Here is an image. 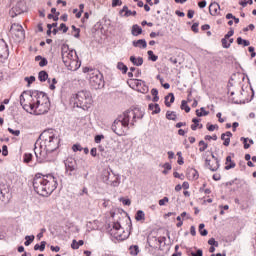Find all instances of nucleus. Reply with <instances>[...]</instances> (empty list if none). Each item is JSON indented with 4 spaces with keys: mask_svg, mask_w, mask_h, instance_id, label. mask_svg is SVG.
<instances>
[{
    "mask_svg": "<svg viewBox=\"0 0 256 256\" xmlns=\"http://www.w3.org/2000/svg\"><path fill=\"white\" fill-rule=\"evenodd\" d=\"M80 160H75V158H68L66 161H65V168H66V171L67 173H69V175H73V171H77V163H79Z\"/></svg>",
    "mask_w": 256,
    "mask_h": 256,
    "instance_id": "obj_13",
    "label": "nucleus"
},
{
    "mask_svg": "<svg viewBox=\"0 0 256 256\" xmlns=\"http://www.w3.org/2000/svg\"><path fill=\"white\" fill-rule=\"evenodd\" d=\"M72 149H73V151H74L75 153H77V151H83V147H81V145H79V144H74V145L72 146Z\"/></svg>",
    "mask_w": 256,
    "mask_h": 256,
    "instance_id": "obj_55",
    "label": "nucleus"
},
{
    "mask_svg": "<svg viewBox=\"0 0 256 256\" xmlns=\"http://www.w3.org/2000/svg\"><path fill=\"white\" fill-rule=\"evenodd\" d=\"M136 221H145V212L138 210L135 216Z\"/></svg>",
    "mask_w": 256,
    "mask_h": 256,
    "instance_id": "obj_32",
    "label": "nucleus"
},
{
    "mask_svg": "<svg viewBox=\"0 0 256 256\" xmlns=\"http://www.w3.org/2000/svg\"><path fill=\"white\" fill-rule=\"evenodd\" d=\"M10 34L12 35L13 39L18 43L25 39V30L21 24L14 23L11 25Z\"/></svg>",
    "mask_w": 256,
    "mask_h": 256,
    "instance_id": "obj_10",
    "label": "nucleus"
},
{
    "mask_svg": "<svg viewBox=\"0 0 256 256\" xmlns=\"http://www.w3.org/2000/svg\"><path fill=\"white\" fill-rule=\"evenodd\" d=\"M24 81H26L28 85H31V83H35V76L25 77Z\"/></svg>",
    "mask_w": 256,
    "mask_h": 256,
    "instance_id": "obj_51",
    "label": "nucleus"
},
{
    "mask_svg": "<svg viewBox=\"0 0 256 256\" xmlns=\"http://www.w3.org/2000/svg\"><path fill=\"white\" fill-rule=\"evenodd\" d=\"M0 59H9V46L5 40H0Z\"/></svg>",
    "mask_w": 256,
    "mask_h": 256,
    "instance_id": "obj_14",
    "label": "nucleus"
},
{
    "mask_svg": "<svg viewBox=\"0 0 256 256\" xmlns=\"http://www.w3.org/2000/svg\"><path fill=\"white\" fill-rule=\"evenodd\" d=\"M121 233H123V228L119 222H115L111 229V234L114 235L116 239H123L121 237Z\"/></svg>",
    "mask_w": 256,
    "mask_h": 256,
    "instance_id": "obj_16",
    "label": "nucleus"
},
{
    "mask_svg": "<svg viewBox=\"0 0 256 256\" xmlns=\"http://www.w3.org/2000/svg\"><path fill=\"white\" fill-rule=\"evenodd\" d=\"M155 37H163V34H161V32H151L150 38L155 39Z\"/></svg>",
    "mask_w": 256,
    "mask_h": 256,
    "instance_id": "obj_57",
    "label": "nucleus"
},
{
    "mask_svg": "<svg viewBox=\"0 0 256 256\" xmlns=\"http://www.w3.org/2000/svg\"><path fill=\"white\" fill-rule=\"evenodd\" d=\"M147 54H148V59H149V61L155 62V61H157V59H159V56L155 55V54L153 53V50H149V51L147 52Z\"/></svg>",
    "mask_w": 256,
    "mask_h": 256,
    "instance_id": "obj_38",
    "label": "nucleus"
},
{
    "mask_svg": "<svg viewBox=\"0 0 256 256\" xmlns=\"http://www.w3.org/2000/svg\"><path fill=\"white\" fill-rule=\"evenodd\" d=\"M83 245H85V242L83 240H79L78 242H77V240H73L71 247H72V249H79V247H81Z\"/></svg>",
    "mask_w": 256,
    "mask_h": 256,
    "instance_id": "obj_29",
    "label": "nucleus"
},
{
    "mask_svg": "<svg viewBox=\"0 0 256 256\" xmlns=\"http://www.w3.org/2000/svg\"><path fill=\"white\" fill-rule=\"evenodd\" d=\"M58 31H63V33H67V31H69V27H67L65 23H61L60 27L58 28Z\"/></svg>",
    "mask_w": 256,
    "mask_h": 256,
    "instance_id": "obj_49",
    "label": "nucleus"
},
{
    "mask_svg": "<svg viewBox=\"0 0 256 256\" xmlns=\"http://www.w3.org/2000/svg\"><path fill=\"white\" fill-rule=\"evenodd\" d=\"M141 33H143V28H141V26L137 25V24H134L132 26V31H131V34L134 36V37H139V35H141Z\"/></svg>",
    "mask_w": 256,
    "mask_h": 256,
    "instance_id": "obj_21",
    "label": "nucleus"
},
{
    "mask_svg": "<svg viewBox=\"0 0 256 256\" xmlns=\"http://www.w3.org/2000/svg\"><path fill=\"white\" fill-rule=\"evenodd\" d=\"M74 105L76 107L83 109V111H88L93 105V94L89 90H80L74 95Z\"/></svg>",
    "mask_w": 256,
    "mask_h": 256,
    "instance_id": "obj_4",
    "label": "nucleus"
},
{
    "mask_svg": "<svg viewBox=\"0 0 256 256\" xmlns=\"http://www.w3.org/2000/svg\"><path fill=\"white\" fill-rule=\"evenodd\" d=\"M180 109H182V111H185L186 113H189L191 111V107L187 105V102L185 100H182Z\"/></svg>",
    "mask_w": 256,
    "mask_h": 256,
    "instance_id": "obj_37",
    "label": "nucleus"
},
{
    "mask_svg": "<svg viewBox=\"0 0 256 256\" xmlns=\"http://www.w3.org/2000/svg\"><path fill=\"white\" fill-rule=\"evenodd\" d=\"M166 119H168V121H177V113L175 111H167Z\"/></svg>",
    "mask_w": 256,
    "mask_h": 256,
    "instance_id": "obj_27",
    "label": "nucleus"
},
{
    "mask_svg": "<svg viewBox=\"0 0 256 256\" xmlns=\"http://www.w3.org/2000/svg\"><path fill=\"white\" fill-rule=\"evenodd\" d=\"M188 177L189 179H192V181H197V179H199V172L193 168H191L188 171Z\"/></svg>",
    "mask_w": 256,
    "mask_h": 256,
    "instance_id": "obj_22",
    "label": "nucleus"
},
{
    "mask_svg": "<svg viewBox=\"0 0 256 256\" xmlns=\"http://www.w3.org/2000/svg\"><path fill=\"white\" fill-rule=\"evenodd\" d=\"M200 111L196 110L197 117H207V115H209V111L205 110V107H201Z\"/></svg>",
    "mask_w": 256,
    "mask_h": 256,
    "instance_id": "obj_31",
    "label": "nucleus"
},
{
    "mask_svg": "<svg viewBox=\"0 0 256 256\" xmlns=\"http://www.w3.org/2000/svg\"><path fill=\"white\" fill-rule=\"evenodd\" d=\"M129 250H130V255H133V256L139 255V246L138 245L130 246Z\"/></svg>",
    "mask_w": 256,
    "mask_h": 256,
    "instance_id": "obj_34",
    "label": "nucleus"
},
{
    "mask_svg": "<svg viewBox=\"0 0 256 256\" xmlns=\"http://www.w3.org/2000/svg\"><path fill=\"white\" fill-rule=\"evenodd\" d=\"M208 245H211V247H219V242H217L215 238H210L208 240Z\"/></svg>",
    "mask_w": 256,
    "mask_h": 256,
    "instance_id": "obj_46",
    "label": "nucleus"
},
{
    "mask_svg": "<svg viewBox=\"0 0 256 256\" xmlns=\"http://www.w3.org/2000/svg\"><path fill=\"white\" fill-rule=\"evenodd\" d=\"M205 166L212 172H215L219 171V167H221V164L219 163V158H215V161H211L210 159L206 158Z\"/></svg>",
    "mask_w": 256,
    "mask_h": 256,
    "instance_id": "obj_15",
    "label": "nucleus"
},
{
    "mask_svg": "<svg viewBox=\"0 0 256 256\" xmlns=\"http://www.w3.org/2000/svg\"><path fill=\"white\" fill-rule=\"evenodd\" d=\"M219 10H221V6L217 2H212L209 5V13L212 17H217L219 15Z\"/></svg>",
    "mask_w": 256,
    "mask_h": 256,
    "instance_id": "obj_17",
    "label": "nucleus"
},
{
    "mask_svg": "<svg viewBox=\"0 0 256 256\" xmlns=\"http://www.w3.org/2000/svg\"><path fill=\"white\" fill-rule=\"evenodd\" d=\"M171 103H175V95L173 93H169L165 97V105H166V107H171Z\"/></svg>",
    "mask_w": 256,
    "mask_h": 256,
    "instance_id": "obj_24",
    "label": "nucleus"
},
{
    "mask_svg": "<svg viewBox=\"0 0 256 256\" xmlns=\"http://www.w3.org/2000/svg\"><path fill=\"white\" fill-rule=\"evenodd\" d=\"M59 149V138L53 130L42 132L35 143L34 153L38 163L51 161V153Z\"/></svg>",
    "mask_w": 256,
    "mask_h": 256,
    "instance_id": "obj_1",
    "label": "nucleus"
},
{
    "mask_svg": "<svg viewBox=\"0 0 256 256\" xmlns=\"http://www.w3.org/2000/svg\"><path fill=\"white\" fill-rule=\"evenodd\" d=\"M47 245V242H45V241H42L41 243H40V245L39 244H36L35 246H34V251H41V252H43V251H45V246Z\"/></svg>",
    "mask_w": 256,
    "mask_h": 256,
    "instance_id": "obj_33",
    "label": "nucleus"
},
{
    "mask_svg": "<svg viewBox=\"0 0 256 256\" xmlns=\"http://www.w3.org/2000/svg\"><path fill=\"white\" fill-rule=\"evenodd\" d=\"M248 51H249V53H251L252 58H254L256 56L255 47H253V46L248 47Z\"/></svg>",
    "mask_w": 256,
    "mask_h": 256,
    "instance_id": "obj_62",
    "label": "nucleus"
},
{
    "mask_svg": "<svg viewBox=\"0 0 256 256\" xmlns=\"http://www.w3.org/2000/svg\"><path fill=\"white\" fill-rule=\"evenodd\" d=\"M47 63H48V61L46 60V58H42L39 62V66L45 67V66H47Z\"/></svg>",
    "mask_w": 256,
    "mask_h": 256,
    "instance_id": "obj_64",
    "label": "nucleus"
},
{
    "mask_svg": "<svg viewBox=\"0 0 256 256\" xmlns=\"http://www.w3.org/2000/svg\"><path fill=\"white\" fill-rule=\"evenodd\" d=\"M149 109L152 111V115H157L158 113H161V107H159V104H149Z\"/></svg>",
    "mask_w": 256,
    "mask_h": 256,
    "instance_id": "obj_25",
    "label": "nucleus"
},
{
    "mask_svg": "<svg viewBox=\"0 0 256 256\" xmlns=\"http://www.w3.org/2000/svg\"><path fill=\"white\" fill-rule=\"evenodd\" d=\"M26 241L24 242V245L26 247H29V245L31 244L32 241H35V236L31 235V236H26L25 237Z\"/></svg>",
    "mask_w": 256,
    "mask_h": 256,
    "instance_id": "obj_42",
    "label": "nucleus"
},
{
    "mask_svg": "<svg viewBox=\"0 0 256 256\" xmlns=\"http://www.w3.org/2000/svg\"><path fill=\"white\" fill-rule=\"evenodd\" d=\"M111 129L113 133L118 135V137L127 135V131H129L128 125L123 120H121L120 116H118L117 120H114Z\"/></svg>",
    "mask_w": 256,
    "mask_h": 256,
    "instance_id": "obj_9",
    "label": "nucleus"
},
{
    "mask_svg": "<svg viewBox=\"0 0 256 256\" xmlns=\"http://www.w3.org/2000/svg\"><path fill=\"white\" fill-rule=\"evenodd\" d=\"M231 137H233V133H231V131H227L221 135V140L224 141L223 145L225 147H229L231 143Z\"/></svg>",
    "mask_w": 256,
    "mask_h": 256,
    "instance_id": "obj_19",
    "label": "nucleus"
},
{
    "mask_svg": "<svg viewBox=\"0 0 256 256\" xmlns=\"http://www.w3.org/2000/svg\"><path fill=\"white\" fill-rule=\"evenodd\" d=\"M208 131H215V129H219V126L217 124H211L207 126Z\"/></svg>",
    "mask_w": 256,
    "mask_h": 256,
    "instance_id": "obj_61",
    "label": "nucleus"
},
{
    "mask_svg": "<svg viewBox=\"0 0 256 256\" xmlns=\"http://www.w3.org/2000/svg\"><path fill=\"white\" fill-rule=\"evenodd\" d=\"M163 168H164V170L162 171L163 175H167L169 173V171H171L172 166L170 163H165L163 165Z\"/></svg>",
    "mask_w": 256,
    "mask_h": 256,
    "instance_id": "obj_41",
    "label": "nucleus"
},
{
    "mask_svg": "<svg viewBox=\"0 0 256 256\" xmlns=\"http://www.w3.org/2000/svg\"><path fill=\"white\" fill-rule=\"evenodd\" d=\"M123 2L121 0H112V7H121Z\"/></svg>",
    "mask_w": 256,
    "mask_h": 256,
    "instance_id": "obj_54",
    "label": "nucleus"
},
{
    "mask_svg": "<svg viewBox=\"0 0 256 256\" xmlns=\"http://www.w3.org/2000/svg\"><path fill=\"white\" fill-rule=\"evenodd\" d=\"M38 79H39V81H41V83H45V81H47V79H49V74L47 73V71L42 70L38 74Z\"/></svg>",
    "mask_w": 256,
    "mask_h": 256,
    "instance_id": "obj_26",
    "label": "nucleus"
},
{
    "mask_svg": "<svg viewBox=\"0 0 256 256\" xmlns=\"http://www.w3.org/2000/svg\"><path fill=\"white\" fill-rule=\"evenodd\" d=\"M240 141L243 142V145H244V149H249V147H251V145L249 143H247V141H249L248 138H245V137H241L240 138Z\"/></svg>",
    "mask_w": 256,
    "mask_h": 256,
    "instance_id": "obj_47",
    "label": "nucleus"
},
{
    "mask_svg": "<svg viewBox=\"0 0 256 256\" xmlns=\"http://www.w3.org/2000/svg\"><path fill=\"white\" fill-rule=\"evenodd\" d=\"M199 233L202 237H207V235L209 234V232L207 231V229H205V224H200L199 225Z\"/></svg>",
    "mask_w": 256,
    "mask_h": 256,
    "instance_id": "obj_36",
    "label": "nucleus"
},
{
    "mask_svg": "<svg viewBox=\"0 0 256 256\" xmlns=\"http://www.w3.org/2000/svg\"><path fill=\"white\" fill-rule=\"evenodd\" d=\"M132 45L133 47H139V49H147V41L145 39L134 40Z\"/></svg>",
    "mask_w": 256,
    "mask_h": 256,
    "instance_id": "obj_20",
    "label": "nucleus"
},
{
    "mask_svg": "<svg viewBox=\"0 0 256 256\" xmlns=\"http://www.w3.org/2000/svg\"><path fill=\"white\" fill-rule=\"evenodd\" d=\"M88 79L91 87L93 89H101L104 87L105 81L103 80V74L99 70H90L88 74Z\"/></svg>",
    "mask_w": 256,
    "mask_h": 256,
    "instance_id": "obj_7",
    "label": "nucleus"
},
{
    "mask_svg": "<svg viewBox=\"0 0 256 256\" xmlns=\"http://www.w3.org/2000/svg\"><path fill=\"white\" fill-rule=\"evenodd\" d=\"M192 122L194 123L191 125L192 131H197V127H199V119L193 118Z\"/></svg>",
    "mask_w": 256,
    "mask_h": 256,
    "instance_id": "obj_45",
    "label": "nucleus"
},
{
    "mask_svg": "<svg viewBox=\"0 0 256 256\" xmlns=\"http://www.w3.org/2000/svg\"><path fill=\"white\" fill-rule=\"evenodd\" d=\"M101 139H105L103 135H96L94 138L95 143H101Z\"/></svg>",
    "mask_w": 256,
    "mask_h": 256,
    "instance_id": "obj_63",
    "label": "nucleus"
},
{
    "mask_svg": "<svg viewBox=\"0 0 256 256\" xmlns=\"http://www.w3.org/2000/svg\"><path fill=\"white\" fill-rule=\"evenodd\" d=\"M2 155L7 157L9 155V150H7V145L2 146Z\"/></svg>",
    "mask_w": 256,
    "mask_h": 256,
    "instance_id": "obj_59",
    "label": "nucleus"
},
{
    "mask_svg": "<svg viewBox=\"0 0 256 256\" xmlns=\"http://www.w3.org/2000/svg\"><path fill=\"white\" fill-rule=\"evenodd\" d=\"M160 207H163V205H166V203H169V197H164L163 199L159 200Z\"/></svg>",
    "mask_w": 256,
    "mask_h": 256,
    "instance_id": "obj_53",
    "label": "nucleus"
},
{
    "mask_svg": "<svg viewBox=\"0 0 256 256\" xmlns=\"http://www.w3.org/2000/svg\"><path fill=\"white\" fill-rule=\"evenodd\" d=\"M151 95H153V99H152V101L154 102V103H157V101H159V90H157L156 88H153L152 90H151Z\"/></svg>",
    "mask_w": 256,
    "mask_h": 256,
    "instance_id": "obj_35",
    "label": "nucleus"
},
{
    "mask_svg": "<svg viewBox=\"0 0 256 256\" xmlns=\"http://www.w3.org/2000/svg\"><path fill=\"white\" fill-rule=\"evenodd\" d=\"M37 98L33 96V90L30 92L26 98L23 94L20 95V105L23 107L26 113L33 115V110L35 109V103Z\"/></svg>",
    "mask_w": 256,
    "mask_h": 256,
    "instance_id": "obj_6",
    "label": "nucleus"
},
{
    "mask_svg": "<svg viewBox=\"0 0 256 256\" xmlns=\"http://www.w3.org/2000/svg\"><path fill=\"white\" fill-rule=\"evenodd\" d=\"M191 256H203V250L198 249L196 252H191Z\"/></svg>",
    "mask_w": 256,
    "mask_h": 256,
    "instance_id": "obj_60",
    "label": "nucleus"
},
{
    "mask_svg": "<svg viewBox=\"0 0 256 256\" xmlns=\"http://www.w3.org/2000/svg\"><path fill=\"white\" fill-rule=\"evenodd\" d=\"M9 189L7 188V185L0 184V201H7L9 199Z\"/></svg>",
    "mask_w": 256,
    "mask_h": 256,
    "instance_id": "obj_18",
    "label": "nucleus"
},
{
    "mask_svg": "<svg viewBox=\"0 0 256 256\" xmlns=\"http://www.w3.org/2000/svg\"><path fill=\"white\" fill-rule=\"evenodd\" d=\"M117 69H119V71H122L124 75L125 73H127V71H129V68L123 62H118Z\"/></svg>",
    "mask_w": 256,
    "mask_h": 256,
    "instance_id": "obj_30",
    "label": "nucleus"
},
{
    "mask_svg": "<svg viewBox=\"0 0 256 256\" xmlns=\"http://www.w3.org/2000/svg\"><path fill=\"white\" fill-rule=\"evenodd\" d=\"M228 163H229V164H226V166H225V170H226V171H229V169H235L236 164H235L234 161L228 162Z\"/></svg>",
    "mask_w": 256,
    "mask_h": 256,
    "instance_id": "obj_50",
    "label": "nucleus"
},
{
    "mask_svg": "<svg viewBox=\"0 0 256 256\" xmlns=\"http://www.w3.org/2000/svg\"><path fill=\"white\" fill-rule=\"evenodd\" d=\"M102 181L106 183V185H111L112 187H119V176H116L113 173L111 174L109 170H103Z\"/></svg>",
    "mask_w": 256,
    "mask_h": 256,
    "instance_id": "obj_11",
    "label": "nucleus"
},
{
    "mask_svg": "<svg viewBox=\"0 0 256 256\" xmlns=\"http://www.w3.org/2000/svg\"><path fill=\"white\" fill-rule=\"evenodd\" d=\"M199 151L200 153H203V151H205L207 149V147H209V145L207 143H205V141L201 140L199 142Z\"/></svg>",
    "mask_w": 256,
    "mask_h": 256,
    "instance_id": "obj_40",
    "label": "nucleus"
},
{
    "mask_svg": "<svg viewBox=\"0 0 256 256\" xmlns=\"http://www.w3.org/2000/svg\"><path fill=\"white\" fill-rule=\"evenodd\" d=\"M74 57H77L76 52H73L71 50L65 51V49H62V61L64 65L68 67V69H70V71H76V69H78V67L73 68V65H77V60H75Z\"/></svg>",
    "mask_w": 256,
    "mask_h": 256,
    "instance_id": "obj_8",
    "label": "nucleus"
},
{
    "mask_svg": "<svg viewBox=\"0 0 256 256\" xmlns=\"http://www.w3.org/2000/svg\"><path fill=\"white\" fill-rule=\"evenodd\" d=\"M192 31L194 33H199V23L198 22H195L192 27H191Z\"/></svg>",
    "mask_w": 256,
    "mask_h": 256,
    "instance_id": "obj_56",
    "label": "nucleus"
},
{
    "mask_svg": "<svg viewBox=\"0 0 256 256\" xmlns=\"http://www.w3.org/2000/svg\"><path fill=\"white\" fill-rule=\"evenodd\" d=\"M24 163H31L33 161V154L31 153H25L23 156Z\"/></svg>",
    "mask_w": 256,
    "mask_h": 256,
    "instance_id": "obj_39",
    "label": "nucleus"
},
{
    "mask_svg": "<svg viewBox=\"0 0 256 256\" xmlns=\"http://www.w3.org/2000/svg\"><path fill=\"white\" fill-rule=\"evenodd\" d=\"M144 116H145V111L141 110V108H133L130 110H126L119 117L121 121H123L130 128V127H135V123L143 119Z\"/></svg>",
    "mask_w": 256,
    "mask_h": 256,
    "instance_id": "obj_5",
    "label": "nucleus"
},
{
    "mask_svg": "<svg viewBox=\"0 0 256 256\" xmlns=\"http://www.w3.org/2000/svg\"><path fill=\"white\" fill-rule=\"evenodd\" d=\"M120 201H121V203H123V205H126L127 207H129L131 205L130 199L120 198Z\"/></svg>",
    "mask_w": 256,
    "mask_h": 256,
    "instance_id": "obj_58",
    "label": "nucleus"
},
{
    "mask_svg": "<svg viewBox=\"0 0 256 256\" xmlns=\"http://www.w3.org/2000/svg\"><path fill=\"white\" fill-rule=\"evenodd\" d=\"M33 97H36V103L34 104L33 115H45L49 112L51 102L45 92L33 90Z\"/></svg>",
    "mask_w": 256,
    "mask_h": 256,
    "instance_id": "obj_3",
    "label": "nucleus"
},
{
    "mask_svg": "<svg viewBox=\"0 0 256 256\" xmlns=\"http://www.w3.org/2000/svg\"><path fill=\"white\" fill-rule=\"evenodd\" d=\"M130 61H131V63H133V65H135L136 67H141V65H143V57H138V58H136L135 56H131V57H130Z\"/></svg>",
    "mask_w": 256,
    "mask_h": 256,
    "instance_id": "obj_23",
    "label": "nucleus"
},
{
    "mask_svg": "<svg viewBox=\"0 0 256 256\" xmlns=\"http://www.w3.org/2000/svg\"><path fill=\"white\" fill-rule=\"evenodd\" d=\"M9 133H11V135H14L15 137H19V135H21V131L20 130H13V128H8Z\"/></svg>",
    "mask_w": 256,
    "mask_h": 256,
    "instance_id": "obj_48",
    "label": "nucleus"
},
{
    "mask_svg": "<svg viewBox=\"0 0 256 256\" xmlns=\"http://www.w3.org/2000/svg\"><path fill=\"white\" fill-rule=\"evenodd\" d=\"M233 35H235V30H233V28H231L224 37L226 39H231V37H233Z\"/></svg>",
    "mask_w": 256,
    "mask_h": 256,
    "instance_id": "obj_52",
    "label": "nucleus"
},
{
    "mask_svg": "<svg viewBox=\"0 0 256 256\" xmlns=\"http://www.w3.org/2000/svg\"><path fill=\"white\" fill-rule=\"evenodd\" d=\"M236 42L238 45H243V47H249V45H251V42L249 40H245L241 37H238Z\"/></svg>",
    "mask_w": 256,
    "mask_h": 256,
    "instance_id": "obj_28",
    "label": "nucleus"
},
{
    "mask_svg": "<svg viewBox=\"0 0 256 256\" xmlns=\"http://www.w3.org/2000/svg\"><path fill=\"white\" fill-rule=\"evenodd\" d=\"M229 38H226L225 36H224V38H222V40H221V43H222V47L224 48V49H229V47H231V43H228V40Z\"/></svg>",
    "mask_w": 256,
    "mask_h": 256,
    "instance_id": "obj_44",
    "label": "nucleus"
},
{
    "mask_svg": "<svg viewBox=\"0 0 256 256\" xmlns=\"http://www.w3.org/2000/svg\"><path fill=\"white\" fill-rule=\"evenodd\" d=\"M27 11V6L25 5V1H18L15 6L10 10L11 17H17V15H21V13H25Z\"/></svg>",
    "mask_w": 256,
    "mask_h": 256,
    "instance_id": "obj_12",
    "label": "nucleus"
},
{
    "mask_svg": "<svg viewBox=\"0 0 256 256\" xmlns=\"http://www.w3.org/2000/svg\"><path fill=\"white\" fill-rule=\"evenodd\" d=\"M156 245H158L159 249H161V245L167 241V238L165 237H160V238H155Z\"/></svg>",
    "mask_w": 256,
    "mask_h": 256,
    "instance_id": "obj_43",
    "label": "nucleus"
},
{
    "mask_svg": "<svg viewBox=\"0 0 256 256\" xmlns=\"http://www.w3.org/2000/svg\"><path fill=\"white\" fill-rule=\"evenodd\" d=\"M57 177L53 174L37 173L33 179L34 191L41 197H49L57 189Z\"/></svg>",
    "mask_w": 256,
    "mask_h": 256,
    "instance_id": "obj_2",
    "label": "nucleus"
}]
</instances>
